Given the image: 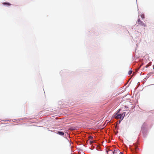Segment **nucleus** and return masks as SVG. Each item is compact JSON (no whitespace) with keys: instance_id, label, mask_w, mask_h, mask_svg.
<instances>
[{"instance_id":"1","label":"nucleus","mask_w":154,"mask_h":154,"mask_svg":"<svg viewBox=\"0 0 154 154\" xmlns=\"http://www.w3.org/2000/svg\"><path fill=\"white\" fill-rule=\"evenodd\" d=\"M137 23L139 24L140 25L142 26H145V25L144 24L143 22L141 21L140 19H138L137 22Z\"/></svg>"},{"instance_id":"14","label":"nucleus","mask_w":154,"mask_h":154,"mask_svg":"<svg viewBox=\"0 0 154 154\" xmlns=\"http://www.w3.org/2000/svg\"><path fill=\"white\" fill-rule=\"evenodd\" d=\"M113 154H114V152H113Z\"/></svg>"},{"instance_id":"12","label":"nucleus","mask_w":154,"mask_h":154,"mask_svg":"<svg viewBox=\"0 0 154 154\" xmlns=\"http://www.w3.org/2000/svg\"><path fill=\"white\" fill-rule=\"evenodd\" d=\"M149 66V65H146V66L145 67H146V68H147V67H148Z\"/></svg>"},{"instance_id":"13","label":"nucleus","mask_w":154,"mask_h":154,"mask_svg":"<svg viewBox=\"0 0 154 154\" xmlns=\"http://www.w3.org/2000/svg\"><path fill=\"white\" fill-rule=\"evenodd\" d=\"M120 154H123V153L122 152H120Z\"/></svg>"},{"instance_id":"2","label":"nucleus","mask_w":154,"mask_h":154,"mask_svg":"<svg viewBox=\"0 0 154 154\" xmlns=\"http://www.w3.org/2000/svg\"><path fill=\"white\" fill-rule=\"evenodd\" d=\"M115 118L117 119H120V120H121L122 117H121V114H118L115 117Z\"/></svg>"},{"instance_id":"9","label":"nucleus","mask_w":154,"mask_h":154,"mask_svg":"<svg viewBox=\"0 0 154 154\" xmlns=\"http://www.w3.org/2000/svg\"><path fill=\"white\" fill-rule=\"evenodd\" d=\"M94 141H92L91 140H89V142L91 144L92 143H94Z\"/></svg>"},{"instance_id":"6","label":"nucleus","mask_w":154,"mask_h":154,"mask_svg":"<svg viewBox=\"0 0 154 154\" xmlns=\"http://www.w3.org/2000/svg\"><path fill=\"white\" fill-rule=\"evenodd\" d=\"M3 5H7V6H10L11 4L8 2H4L2 4Z\"/></svg>"},{"instance_id":"8","label":"nucleus","mask_w":154,"mask_h":154,"mask_svg":"<svg viewBox=\"0 0 154 154\" xmlns=\"http://www.w3.org/2000/svg\"><path fill=\"white\" fill-rule=\"evenodd\" d=\"M132 73V71L131 70H130L128 72V74L129 75H131Z\"/></svg>"},{"instance_id":"7","label":"nucleus","mask_w":154,"mask_h":154,"mask_svg":"<svg viewBox=\"0 0 154 154\" xmlns=\"http://www.w3.org/2000/svg\"><path fill=\"white\" fill-rule=\"evenodd\" d=\"M93 138V137L91 136H90L89 137V140H91Z\"/></svg>"},{"instance_id":"11","label":"nucleus","mask_w":154,"mask_h":154,"mask_svg":"<svg viewBox=\"0 0 154 154\" xmlns=\"http://www.w3.org/2000/svg\"><path fill=\"white\" fill-rule=\"evenodd\" d=\"M141 17L142 18H144V14H142L141 15Z\"/></svg>"},{"instance_id":"5","label":"nucleus","mask_w":154,"mask_h":154,"mask_svg":"<svg viewBox=\"0 0 154 154\" xmlns=\"http://www.w3.org/2000/svg\"><path fill=\"white\" fill-rule=\"evenodd\" d=\"M125 112H124L122 114H121V117H122L121 120H122L124 117L125 115Z\"/></svg>"},{"instance_id":"4","label":"nucleus","mask_w":154,"mask_h":154,"mask_svg":"<svg viewBox=\"0 0 154 154\" xmlns=\"http://www.w3.org/2000/svg\"><path fill=\"white\" fill-rule=\"evenodd\" d=\"M125 112H124L122 114H121V117H122L121 120H122L124 117L125 115Z\"/></svg>"},{"instance_id":"10","label":"nucleus","mask_w":154,"mask_h":154,"mask_svg":"<svg viewBox=\"0 0 154 154\" xmlns=\"http://www.w3.org/2000/svg\"><path fill=\"white\" fill-rule=\"evenodd\" d=\"M134 147H135V151L136 152V151H137V146L136 145H135L134 146Z\"/></svg>"},{"instance_id":"3","label":"nucleus","mask_w":154,"mask_h":154,"mask_svg":"<svg viewBox=\"0 0 154 154\" xmlns=\"http://www.w3.org/2000/svg\"><path fill=\"white\" fill-rule=\"evenodd\" d=\"M58 133L60 135H61V136H63L64 135V133L63 132H62V131H59L58 132Z\"/></svg>"}]
</instances>
